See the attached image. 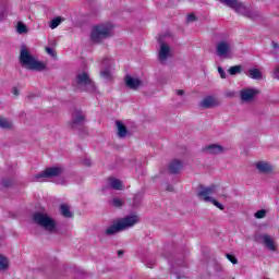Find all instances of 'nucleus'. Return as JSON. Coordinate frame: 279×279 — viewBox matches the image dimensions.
<instances>
[{"label": "nucleus", "instance_id": "nucleus-1", "mask_svg": "<svg viewBox=\"0 0 279 279\" xmlns=\"http://www.w3.org/2000/svg\"><path fill=\"white\" fill-rule=\"evenodd\" d=\"M136 223H138V216H126L107 228L105 234H107V236H112L119 232H123V230H128V228L136 226Z\"/></svg>", "mask_w": 279, "mask_h": 279}, {"label": "nucleus", "instance_id": "nucleus-2", "mask_svg": "<svg viewBox=\"0 0 279 279\" xmlns=\"http://www.w3.org/2000/svg\"><path fill=\"white\" fill-rule=\"evenodd\" d=\"M20 62L22 66H26L28 71H45L47 69V64L43 61L36 60L34 56L29 53L27 48H22L20 52Z\"/></svg>", "mask_w": 279, "mask_h": 279}, {"label": "nucleus", "instance_id": "nucleus-3", "mask_svg": "<svg viewBox=\"0 0 279 279\" xmlns=\"http://www.w3.org/2000/svg\"><path fill=\"white\" fill-rule=\"evenodd\" d=\"M112 36V27L108 24H100L92 28L90 38L93 43H101Z\"/></svg>", "mask_w": 279, "mask_h": 279}, {"label": "nucleus", "instance_id": "nucleus-4", "mask_svg": "<svg viewBox=\"0 0 279 279\" xmlns=\"http://www.w3.org/2000/svg\"><path fill=\"white\" fill-rule=\"evenodd\" d=\"M35 223L46 229L48 232H56V220L49 217L47 214L35 213L33 215Z\"/></svg>", "mask_w": 279, "mask_h": 279}, {"label": "nucleus", "instance_id": "nucleus-5", "mask_svg": "<svg viewBox=\"0 0 279 279\" xmlns=\"http://www.w3.org/2000/svg\"><path fill=\"white\" fill-rule=\"evenodd\" d=\"M216 189H217V186H215V185L204 187L202 191H199L197 193V197H199V199H203L204 202H210L211 204H214V206H216V208H219V210H225L226 207H223L221 205V203H219L217 199L210 197V195H213V193H215Z\"/></svg>", "mask_w": 279, "mask_h": 279}, {"label": "nucleus", "instance_id": "nucleus-6", "mask_svg": "<svg viewBox=\"0 0 279 279\" xmlns=\"http://www.w3.org/2000/svg\"><path fill=\"white\" fill-rule=\"evenodd\" d=\"M62 171L63 169L61 167H48L44 171L35 174L33 177V182L43 178H58V175H62Z\"/></svg>", "mask_w": 279, "mask_h": 279}, {"label": "nucleus", "instance_id": "nucleus-7", "mask_svg": "<svg viewBox=\"0 0 279 279\" xmlns=\"http://www.w3.org/2000/svg\"><path fill=\"white\" fill-rule=\"evenodd\" d=\"M76 85L77 86H88V90L92 93L96 90L95 82L88 76V73L83 72L76 75Z\"/></svg>", "mask_w": 279, "mask_h": 279}, {"label": "nucleus", "instance_id": "nucleus-8", "mask_svg": "<svg viewBox=\"0 0 279 279\" xmlns=\"http://www.w3.org/2000/svg\"><path fill=\"white\" fill-rule=\"evenodd\" d=\"M220 3H223L227 5V8H231V10H234L238 14H243L245 12V4L242 2H239V0H219Z\"/></svg>", "mask_w": 279, "mask_h": 279}, {"label": "nucleus", "instance_id": "nucleus-9", "mask_svg": "<svg viewBox=\"0 0 279 279\" xmlns=\"http://www.w3.org/2000/svg\"><path fill=\"white\" fill-rule=\"evenodd\" d=\"M231 47L228 41H220L216 46V53L219 56V58H226L228 57V53H230Z\"/></svg>", "mask_w": 279, "mask_h": 279}, {"label": "nucleus", "instance_id": "nucleus-10", "mask_svg": "<svg viewBox=\"0 0 279 279\" xmlns=\"http://www.w3.org/2000/svg\"><path fill=\"white\" fill-rule=\"evenodd\" d=\"M86 121V117L81 110H76L72 116L71 128H75L76 125H82Z\"/></svg>", "mask_w": 279, "mask_h": 279}, {"label": "nucleus", "instance_id": "nucleus-11", "mask_svg": "<svg viewBox=\"0 0 279 279\" xmlns=\"http://www.w3.org/2000/svg\"><path fill=\"white\" fill-rule=\"evenodd\" d=\"M240 95L242 101H252V99L258 95V89L246 88L243 89Z\"/></svg>", "mask_w": 279, "mask_h": 279}, {"label": "nucleus", "instance_id": "nucleus-12", "mask_svg": "<svg viewBox=\"0 0 279 279\" xmlns=\"http://www.w3.org/2000/svg\"><path fill=\"white\" fill-rule=\"evenodd\" d=\"M262 240H263L265 247H267V250H269L270 252L278 251V246H276V242L274 241V239L270 238L269 234H263Z\"/></svg>", "mask_w": 279, "mask_h": 279}, {"label": "nucleus", "instance_id": "nucleus-13", "mask_svg": "<svg viewBox=\"0 0 279 279\" xmlns=\"http://www.w3.org/2000/svg\"><path fill=\"white\" fill-rule=\"evenodd\" d=\"M124 80L128 88H131L132 90H136V88H140V86L143 84L141 80L134 78L130 75H126Z\"/></svg>", "mask_w": 279, "mask_h": 279}, {"label": "nucleus", "instance_id": "nucleus-14", "mask_svg": "<svg viewBox=\"0 0 279 279\" xmlns=\"http://www.w3.org/2000/svg\"><path fill=\"white\" fill-rule=\"evenodd\" d=\"M217 106V100L213 96H207L201 101V108H215Z\"/></svg>", "mask_w": 279, "mask_h": 279}, {"label": "nucleus", "instance_id": "nucleus-15", "mask_svg": "<svg viewBox=\"0 0 279 279\" xmlns=\"http://www.w3.org/2000/svg\"><path fill=\"white\" fill-rule=\"evenodd\" d=\"M182 170V161L178 160V159H173L170 165H169V171L170 173H172L173 175L180 173V171Z\"/></svg>", "mask_w": 279, "mask_h": 279}, {"label": "nucleus", "instance_id": "nucleus-16", "mask_svg": "<svg viewBox=\"0 0 279 279\" xmlns=\"http://www.w3.org/2000/svg\"><path fill=\"white\" fill-rule=\"evenodd\" d=\"M204 151H207V154H223L225 148L221 145L218 144H211L204 148Z\"/></svg>", "mask_w": 279, "mask_h": 279}, {"label": "nucleus", "instance_id": "nucleus-17", "mask_svg": "<svg viewBox=\"0 0 279 279\" xmlns=\"http://www.w3.org/2000/svg\"><path fill=\"white\" fill-rule=\"evenodd\" d=\"M169 51H171V48L167 44H161V48L159 51V60L165 61L167 58H169Z\"/></svg>", "mask_w": 279, "mask_h": 279}, {"label": "nucleus", "instance_id": "nucleus-18", "mask_svg": "<svg viewBox=\"0 0 279 279\" xmlns=\"http://www.w3.org/2000/svg\"><path fill=\"white\" fill-rule=\"evenodd\" d=\"M116 125L118 128V136L120 138H125V136H128V126H125L121 121H117Z\"/></svg>", "mask_w": 279, "mask_h": 279}, {"label": "nucleus", "instance_id": "nucleus-19", "mask_svg": "<svg viewBox=\"0 0 279 279\" xmlns=\"http://www.w3.org/2000/svg\"><path fill=\"white\" fill-rule=\"evenodd\" d=\"M256 169L259 170V173H271L272 169L269 163L259 161L256 163Z\"/></svg>", "mask_w": 279, "mask_h": 279}, {"label": "nucleus", "instance_id": "nucleus-20", "mask_svg": "<svg viewBox=\"0 0 279 279\" xmlns=\"http://www.w3.org/2000/svg\"><path fill=\"white\" fill-rule=\"evenodd\" d=\"M109 185L114 191H121L123 189V183L119 179H109Z\"/></svg>", "mask_w": 279, "mask_h": 279}, {"label": "nucleus", "instance_id": "nucleus-21", "mask_svg": "<svg viewBox=\"0 0 279 279\" xmlns=\"http://www.w3.org/2000/svg\"><path fill=\"white\" fill-rule=\"evenodd\" d=\"M248 77L251 80H263V73L258 69H251L248 70Z\"/></svg>", "mask_w": 279, "mask_h": 279}, {"label": "nucleus", "instance_id": "nucleus-22", "mask_svg": "<svg viewBox=\"0 0 279 279\" xmlns=\"http://www.w3.org/2000/svg\"><path fill=\"white\" fill-rule=\"evenodd\" d=\"M61 215L65 217L66 219H71L73 217V214L71 213V209L66 205H61L60 206Z\"/></svg>", "mask_w": 279, "mask_h": 279}, {"label": "nucleus", "instance_id": "nucleus-23", "mask_svg": "<svg viewBox=\"0 0 279 279\" xmlns=\"http://www.w3.org/2000/svg\"><path fill=\"white\" fill-rule=\"evenodd\" d=\"M228 73H230L231 75H238L239 73H243V66L242 65L230 66L228 70Z\"/></svg>", "mask_w": 279, "mask_h": 279}, {"label": "nucleus", "instance_id": "nucleus-24", "mask_svg": "<svg viewBox=\"0 0 279 279\" xmlns=\"http://www.w3.org/2000/svg\"><path fill=\"white\" fill-rule=\"evenodd\" d=\"M10 263L8 262V258L3 255H0V269H2L3 271H5V269H8Z\"/></svg>", "mask_w": 279, "mask_h": 279}, {"label": "nucleus", "instance_id": "nucleus-25", "mask_svg": "<svg viewBox=\"0 0 279 279\" xmlns=\"http://www.w3.org/2000/svg\"><path fill=\"white\" fill-rule=\"evenodd\" d=\"M0 128H2V130H10V128H12V123L3 118H0Z\"/></svg>", "mask_w": 279, "mask_h": 279}, {"label": "nucleus", "instance_id": "nucleus-26", "mask_svg": "<svg viewBox=\"0 0 279 279\" xmlns=\"http://www.w3.org/2000/svg\"><path fill=\"white\" fill-rule=\"evenodd\" d=\"M60 23H62V17H60V16L54 17L50 22V29H56V27H58L60 25Z\"/></svg>", "mask_w": 279, "mask_h": 279}, {"label": "nucleus", "instance_id": "nucleus-27", "mask_svg": "<svg viewBox=\"0 0 279 279\" xmlns=\"http://www.w3.org/2000/svg\"><path fill=\"white\" fill-rule=\"evenodd\" d=\"M17 33L19 34H27V26L22 22L17 23Z\"/></svg>", "mask_w": 279, "mask_h": 279}, {"label": "nucleus", "instance_id": "nucleus-28", "mask_svg": "<svg viewBox=\"0 0 279 279\" xmlns=\"http://www.w3.org/2000/svg\"><path fill=\"white\" fill-rule=\"evenodd\" d=\"M123 204H125V202L121 198L112 199V206H114V208H121L123 206Z\"/></svg>", "mask_w": 279, "mask_h": 279}, {"label": "nucleus", "instance_id": "nucleus-29", "mask_svg": "<svg viewBox=\"0 0 279 279\" xmlns=\"http://www.w3.org/2000/svg\"><path fill=\"white\" fill-rule=\"evenodd\" d=\"M265 215H267V210L260 209L255 213L256 219H265Z\"/></svg>", "mask_w": 279, "mask_h": 279}, {"label": "nucleus", "instance_id": "nucleus-30", "mask_svg": "<svg viewBox=\"0 0 279 279\" xmlns=\"http://www.w3.org/2000/svg\"><path fill=\"white\" fill-rule=\"evenodd\" d=\"M100 76L105 80H112V74H110V70H105L100 72Z\"/></svg>", "mask_w": 279, "mask_h": 279}, {"label": "nucleus", "instance_id": "nucleus-31", "mask_svg": "<svg viewBox=\"0 0 279 279\" xmlns=\"http://www.w3.org/2000/svg\"><path fill=\"white\" fill-rule=\"evenodd\" d=\"M226 256H227L228 260H229L230 263H232V265H238V264H239V259H236V257H235L234 255H232V254H227Z\"/></svg>", "mask_w": 279, "mask_h": 279}, {"label": "nucleus", "instance_id": "nucleus-32", "mask_svg": "<svg viewBox=\"0 0 279 279\" xmlns=\"http://www.w3.org/2000/svg\"><path fill=\"white\" fill-rule=\"evenodd\" d=\"M194 21H197V16L194 13H190L187 15V23H193Z\"/></svg>", "mask_w": 279, "mask_h": 279}, {"label": "nucleus", "instance_id": "nucleus-33", "mask_svg": "<svg viewBox=\"0 0 279 279\" xmlns=\"http://www.w3.org/2000/svg\"><path fill=\"white\" fill-rule=\"evenodd\" d=\"M218 73H219L221 80H226V71H223V68L218 66Z\"/></svg>", "mask_w": 279, "mask_h": 279}, {"label": "nucleus", "instance_id": "nucleus-34", "mask_svg": "<svg viewBox=\"0 0 279 279\" xmlns=\"http://www.w3.org/2000/svg\"><path fill=\"white\" fill-rule=\"evenodd\" d=\"M46 52L48 53V56H54L53 48L51 47H46Z\"/></svg>", "mask_w": 279, "mask_h": 279}, {"label": "nucleus", "instance_id": "nucleus-35", "mask_svg": "<svg viewBox=\"0 0 279 279\" xmlns=\"http://www.w3.org/2000/svg\"><path fill=\"white\" fill-rule=\"evenodd\" d=\"M13 95H14L15 97H19V88L13 87Z\"/></svg>", "mask_w": 279, "mask_h": 279}, {"label": "nucleus", "instance_id": "nucleus-36", "mask_svg": "<svg viewBox=\"0 0 279 279\" xmlns=\"http://www.w3.org/2000/svg\"><path fill=\"white\" fill-rule=\"evenodd\" d=\"M177 95H179V96L184 95V89H179V90H177Z\"/></svg>", "mask_w": 279, "mask_h": 279}, {"label": "nucleus", "instance_id": "nucleus-37", "mask_svg": "<svg viewBox=\"0 0 279 279\" xmlns=\"http://www.w3.org/2000/svg\"><path fill=\"white\" fill-rule=\"evenodd\" d=\"M272 47H274V49H279V45H278V43L272 41Z\"/></svg>", "mask_w": 279, "mask_h": 279}, {"label": "nucleus", "instance_id": "nucleus-38", "mask_svg": "<svg viewBox=\"0 0 279 279\" xmlns=\"http://www.w3.org/2000/svg\"><path fill=\"white\" fill-rule=\"evenodd\" d=\"M123 254H124V252H123V251H121V250H120V251H118V256H119V257L123 256Z\"/></svg>", "mask_w": 279, "mask_h": 279}, {"label": "nucleus", "instance_id": "nucleus-39", "mask_svg": "<svg viewBox=\"0 0 279 279\" xmlns=\"http://www.w3.org/2000/svg\"><path fill=\"white\" fill-rule=\"evenodd\" d=\"M85 166L90 167V160H85Z\"/></svg>", "mask_w": 279, "mask_h": 279}]
</instances>
